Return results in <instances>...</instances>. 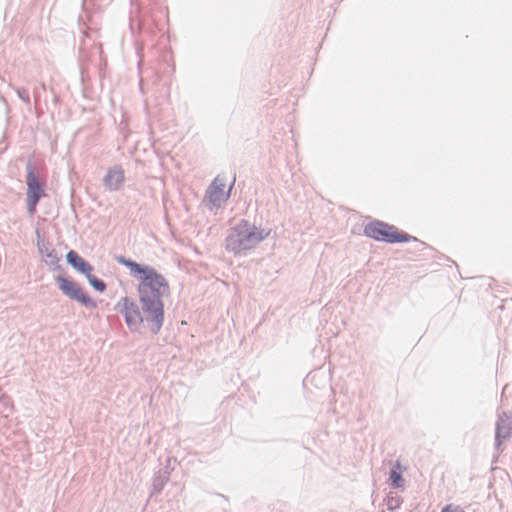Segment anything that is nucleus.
Masks as SVG:
<instances>
[{"label":"nucleus","mask_w":512,"mask_h":512,"mask_svg":"<svg viewBox=\"0 0 512 512\" xmlns=\"http://www.w3.org/2000/svg\"><path fill=\"white\" fill-rule=\"evenodd\" d=\"M116 260L137 279L136 290L141 305L140 308L132 298L125 296L116 304V310L124 317L131 332H138L146 325L150 331L157 333L164 321L163 298L170 294L168 281L149 265H141L124 257Z\"/></svg>","instance_id":"nucleus-1"},{"label":"nucleus","mask_w":512,"mask_h":512,"mask_svg":"<svg viewBox=\"0 0 512 512\" xmlns=\"http://www.w3.org/2000/svg\"><path fill=\"white\" fill-rule=\"evenodd\" d=\"M262 227L242 221L235 225L227 236L226 249L234 255H243L268 237Z\"/></svg>","instance_id":"nucleus-2"},{"label":"nucleus","mask_w":512,"mask_h":512,"mask_svg":"<svg viewBox=\"0 0 512 512\" xmlns=\"http://www.w3.org/2000/svg\"><path fill=\"white\" fill-rule=\"evenodd\" d=\"M235 184L231 173L217 174L205 191L204 201L210 209H218L226 204Z\"/></svg>","instance_id":"nucleus-3"},{"label":"nucleus","mask_w":512,"mask_h":512,"mask_svg":"<svg viewBox=\"0 0 512 512\" xmlns=\"http://www.w3.org/2000/svg\"><path fill=\"white\" fill-rule=\"evenodd\" d=\"M363 233L369 239L389 244L404 243L412 239L405 234L398 233L392 226L380 221L368 223L364 227Z\"/></svg>","instance_id":"nucleus-4"},{"label":"nucleus","mask_w":512,"mask_h":512,"mask_svg":"<svg viewBox=\"0 0 512 512\" xmlns=\"http://www.w3.org/2000/svg\"><path fill=\"white\" fill-rule=\"evenodd\" d=\"M67 263L78 273L82 274L90 286L98 293L105 291V284L93 274L92 265L79 256L75 251L70 250L66 254Z\"/></svg>","instance_id":"nucleus-5"},{"label":"nucleus","mask_w":512,"mask_h":512,"mask_svg":"<svg viewBox=\"0 0 512 512\" xmlns=\"http://www.w3.org/2000/svg\"><path fill=\"white\" fill-rule=\"evenodd\" d=\"M56 283L61 293L68 299L85 307H95L96 304L92 297L76 282L64 276H58Z\"/></svg>","instance_id":"nucleus-6"},{"label":"nucleus","mask_w":512,"mask_h":512,"mask_svg":"<svg viewBox=\"0 0 512 512\" xmlns=\"http://www.w3.org/2000/svg\"><path fill=\"white\" fill-rule=\"evenodd\" d=\"M36 250L40 260L52 271L61 268V255L56 249L42 236L39 230L35 231Z\"/></svg>","instance_id":"nucleus-7"},{"label":"nucleus","mask_w":512,"mask_h":512,"mask_svg":"<svg viewBox=\"0 0 512 512\" xmlns=\"http://www.w3.org/2000/svg\"><path fill=\"white\" fill-rule=\"evenodd\" d=\"M44 196V186L37 179L36 175L33 172V169L30 168L27 173V193H26V201H27V209L30 214H34L36 210V206L41 197Z\"/></svg>","instance_id":"nucleus-8"},{"label":"nucleus","mask_w":512,"mask_h":512,"mask_svg":"<svg viewBox=\"0 0 512 512\" xmlns=\"http://www.w3.org/2000/svg\"><path fill=\"white\" fill-rule=\"evenodd\" d=\"M104 186L109 191H115L119 189L124 182V173L123 170L114 167L107 171L104 177Z\"/></svg>","instance_id":"nucleus-9"},{"label":"nucleus","mask_w":512,"mask_h":512,"mask_svg":"<svg viewBox=\"0 0 512 512\" xmlns=\"http://www.w3.org/2000/svg\"><path fill=\"white\" fill-rule=\"evenodd\" d=\"M403 470L404 468L401 465L396 464L395 468L390 472V478L392 480V483L397 488L403 487V479L401 476Z\"/></svg>","instance_id":"nucleus-10"},{"label":"nucleus","mask_w":512,"mask_h":512,"mask_svg":"<svg viewBox=\"0 0 512 512\" xmlns=\"http://www.w3.org/2000/svg\"><path fill=\"white\" fill-rule=\"evenodd\" d=\"M511 434H512V432H510L508 423H506L505 421H501V423L498 425V428H497V436L506 438V437H509Z\"/></svg>","instance_id":"nucleus-11"},{"label":"nucleus","mask_w":512,"mask_h":512,"mask_svg":"<svg viewBox=\"0 0 512 512\" xmlns=\"http://www.w3.org/2000/svg\"><path fill=\"white\" fill-rule=\"evenodd\" d=\"M441 512H465L460 506L449 504L446 505Z\"/></svg>","instance_id":"nucleus-12"}]
</instances>
